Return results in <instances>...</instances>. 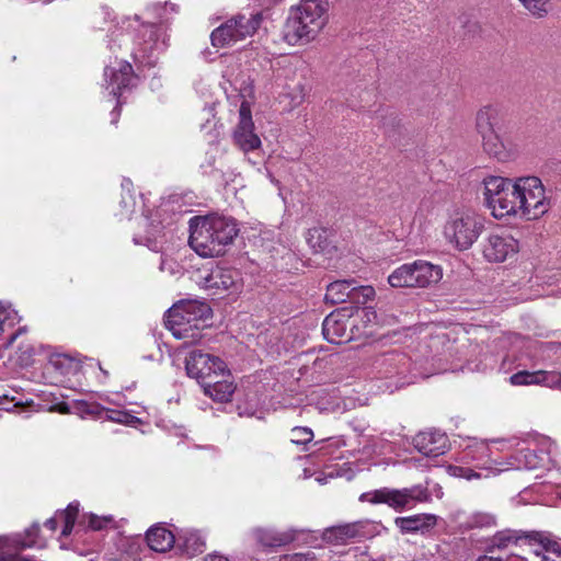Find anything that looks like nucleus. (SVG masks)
Here are the masks:
<instances>
[{"label": "nucleus", "instance_id": "obj_1", "mask_svg": "<svg viewBox=\"0 0 561 561\" xmlns=\"http://www.w3.org/2000/svg\"><path fill=\"white\" fill-rule=\"evenodd\" d=\"M237 234V224L232 218L208 215L190 219L188 243L203 257L224 254L225 247L231 243Z\"/></svg>", "mask_w": 561, "mask_h": 561}, {"label": "nucleus", "instance_id": "obj_2", "mask_svg": "<svg viewBox=\"0 0 561 561\" xmlns=\"http://www.w3.org/2000/svg\"><path fill=\"white\" fill-rule=\"evenodd\" d=\"M476 128L489 156L499 161H506L512 157L514 146L508 135L514 128V123L504 106L494 104L480 108L476 116Z\"/></svg>", "mask_w": 561, "mask_h": 561}, {"label": "nucleus", "instance_id": "obj_3", "mask_svg": "<svg viewBox=\"0 0 561 561\" xmlns=\"http://www.w3.org/2000/svg\"><path fill=\"white\" fill-rule=\"evenodd\" d=\"M213 311L208 304L198 300L181 301L173 305L164 316V324L185 346L202 343L206 334V321Z\"/></svg>", "mask_w": 561, "mask_h": 561}, {"label": "nucleus", "instance_id": "obj_4", "mask_svg": "<svg viewBox=\"0 0 561 561\" xmlns=\"http://www.w3.org/2000/svg\"><path fill=\"white\" fill-rule=\"evenodd\" d=\"M328 11V0H300L289 10L284 39L290 45L311 42L327 24Z\"/></svg>", "mask_w": 561, "mask_h": 561}, {"label": "nucleus", "instance_id": "obj_5", "mask_svg": "<svg viewBox=\"0 0 561 561\" xmlns=\"http://www.w3.org/2000/svg\"><path fill=\"white\" fill-rule=\"evenodd\" d=\"M432 500V494L426 485L416 484L403 489L381 488L364 492L359 496L360 502L370 504H387L396 512L412 508L416 503H426Z\"/></svg>", "mask_w": 561, "mask_h": 561}, {"label": "nucleus", "instance_id": "obj_6", "mask_svg": "<svg viewBox=\"0 0 561 561\" xmlns=\"http://www.w3.org/2000/svg\"><path fill=\"white\" fill-rule=\"evenodd\" d=\"M484 228V219L471 209H457L448 218L444 233L458 250L469 249Z\"/></svg>", "mask_w": 561, "mask_h": 561}, {"label": "nucleus", "instance_id": "obj_7", "mask_svg": "<svg viewBox=\"0 0 561 561\" xmlns=\"http://www.w3.org/2000/svg\"><path fill=\"white\" fill-rule=\"evenodd\" d=\"M520 542L527 543L529 547H538L545 549L546 552L561 556V539L549 531L539 530H513L505 529L497 531L491 539L486 552H492L494 548L500 550L506 549L512 545Z\"/></svg>", "mask_w": 561, "mask_h": 561}, {"label": "nucleus", "instance_id": "obj_8", "mask_svg": "<svg viewBox=\"0 0 561 561\" xmlns=\"http://www.w3.org/2000/svg\"><path fill=\"white\" fill-rule=\"evenodd\" d=\"M373 370L377 378L389 379L388 388L399 389L413 382L410 377L411 362L407 354L392 350L377 355L373 362Z\"/></svg>", "mask_w": 561, "mask_h": 561}, {"label": "nucleus", "instance_id": "obj_9", "mask_svg": "<svg viewBox=\"0 0 561 561\" xmlns=\"http://www.w3.org/2000/svg\"><path fill=\"white\" fill-rule=\"evenodd\" d=\"M261 22V13H254L250 16L237 14L211 32V45L214 47H225L242 41L245 37L253 35L259 28Z\"/></svg>", "mask_w": 561, "mask_h": 561}, {"label": "nucleus", "instance_id": "obj_10", "mask_svg": "<svg viewBox=\"0 0 561 561\" xmlns=\"http://www.w3.org/2000/svg\"><path fill=\"white\" fill-rule=\"evenodd\" d=\"M492 444H503V448L516 447L515 454L510 456L504 462L503 468H496L499 471L504 470H535L539 468H547L542 458L539 457L537 449L529 445L528 439L518 440L516 438L504 440V439H492Z\"/></svg>", "mask_w": 561, "mask_h": 561}, {"label": "nucleus", "instance_id": "obj_11", "mask_svg": "<svg viewBox=\"0 0 561 561\" xmlns=\"http://www.w3.org/2000/svg\"><path fill=\"white\" fill-rule=\"evenodd\" d=\"M520 213L529 218H537L546 213L545 188L539 178L526 176L517 180Z\"/></svg>", "mask_w": 561, "mask_h": 561}, {"label": "nucleus", "instance_id": "obj_12", "mask_svg": "<svg viewBox=\"0 0 561 561\" xmlns=\"http://www.w3.org/2000/svg\"><path fill=\"white\" fill-rule=\"evenodd\" d=\"M186 374L195 378L201 386L213 377H219V374L226 371V364L217 356L193 350L185 358Z\"/></svg>", "mask_w": 561, "mask_h": 561}, {"label": "nucleus", "instance_id": "obj_13", "mask_svg": "<svg viewBox=\"0 0 561 561\" xmlns=\"http://www.w3.org/2000/svg\"><path fill=\"white\" fill-rule=\"evenodd\" d=\"M162 27L157 23H141L136 30L135 45L137 46L136 56L148 57V64H152L154 51H161L165 48L162 39Z\"/></svg>", "mask_w": 561, "mask_h": 561}, {"label": "nucleus", "instance_id": "obj_14", "mask_svg": "<svg viewBox=\"0 0 561 561\" xmlns=\"http://www.w3.org/2000/svg\"><path fill=\"white\" fill-rule=\"evenodd\" d=\"M561 351V343L545 342L541 343L537 351V360L533 364V371L519 370L510 377V382L514 386H528L538 385V366L539 360L549 362L546 366H556L559 362V356L552 358V355H557Z\"/></svg>", "mask_w": 561, "mask_h": 561}, {"label": "nucleus", "instance_id": "obj_15", "mask_svg": "<svg viewBox=\"0 0 561 561\" xmlns=\"http://www.w3.org/2000/svg\"><path fill=\"white\" fill-rule=\"evenodd\" d=\"M443 267L424 260H416L405 263L396 268L387 280H401L411 278L413 280H442Z\"/></svg>", "mask_w": 561, "mask_h": 561}, {"label": "nucleus", "instance_id": "obj_16", "mask_svg": "<svg viewBox=\"0 0 561 561\" xmlns=\"http://www.w3.org/2000/svg\"><path fill=\"white\" fill-rule=\"evenodd\" d=\"M234 145L243 152L255 150L261 147V139L254 133L250 106L242 102L239 108V122L232 134Z\"/></svg>", "mask_w": 561, "mask_h": 561}, {"label": "nucleus", "instance_id": "obj_17", "mask_svg": "<svg viewBox=\"0 0 561 561\" xmlns=\"http://www.w3.org/2000/svg\"><path fill=\"white\" fill-rule=\"evenodd\" d=\"M518 251L517 241L508 233H491L483 243V256L489 262H504Z\"/></svg>", "mask_w": 561, "mask_h": 561}, {"label": "nucleus", "instance_id": "obj_18", "mask_svg": "<svg viewBox=\"0 0 561 561\" xmlns=\"http://www.w3.org/2000/svg\"><path fill=\"white\" fill-rule=\"evenodd\" d=\"M461 460L472 463L476 469H492L493 467L503 468L504 462L493 458V450L485 440L476 438L469 444L461 455Z\"/></svg>", "mask_w": 561, "mask_h": 561}, {"label": "nucleus", "instance_id": "obj_19", "mask_svg": "<svg viewBox=\"0 0 561 561\" xmlns=\"http://www.w3.org/2000/svg\"><path fill=\"white\" fill-rule=\"evenodd\" d=\"M413 446L427 457H437L447 450L448 438L439 430L423 431L414 436Z\"/></svg>", "mask_w": 561, "mask_h": 561}, {"label": "nucleus", "instance_id": "obj_20", "mask_svg": "<svg viewBox=\"0 0 561 561\" xmlns=\"http://www.w3.org/2000/svg\"><path fill=\"white\" fill-rule=\"evenodd\" d=\"M79 409L87 415H92L100 419L104 417L108 421L125 425L133 426L141 422L139 417L130 414L128 411L108 409L95 402L83 401L79 404Z\"/></svg>", "mask_w": 561, "mask_h": 561}, {"label": "nucleus", "instance_id": "obj_21", "mask_svg": "<svg viewBox=\"0 0 561 561\" xmlns=\"http://www.w3.org/2000/svg\"><path fill=\"white\" fill-rule=\"evenodd\" d=\"M202 387L206 396L218 402L230 401L236 390L232 376L227 368L224 374H219V377H213L208 381H204Z\"/></svg>", "mask_w": 561, "mask_h": 561}, {"label": "nucleus", "instance_id": "obj_22", "mask_svg": "<svg viewBox=\"0 0 561 561\" xmlns=\"http://www.w3.org/2000/svg\"><path fill=\"white\" fill-rule=\"evenodd\" d=\"M489 208L492 209V215L496 218L518 214L520 211V201L517 181L511 186H506L502 195L494 201V205Z\"/></svg>", "mask_w": 561, "mask_h": 561}, {"label": "nucleus", "instance_id": "obj_23", "mask_svg": "<svg viewBox=\"0 0 561 561\" xmlns=\"http://www.w3.org/2000/svg\"><path fill=\"white\" fill-rule=\"evenodd\" d=\"M304 529L288 528L286 530H278L276 528H257L255 530L256 540L265 547H282L286 546L297 539Z\"/></svg>", "mask_w": 561, "mask_h": 561}, {"label": "nucleus", "instance_id": "obj_24", "mask_svg": "<svg viewBox=\"0 0 561 561\" xmlns=\"http://www.w3.org/2000/svg\"><path fill=\"white\" fill-rule=\"evenodd\" d=\"M104 76L110 79L111 93L116 98L121 95L123 90L131 87L135 80L133 67L128 62H121L118 68L106 67Z\"/></svg>", "mask_w": 561, "mask_h": 561}, {"label": "nucleus", "instance_id": "obj_25", "mask_svg": "<svg viewBox=\"0 0 561 561\" xmlns=\"http://www.w3.org/2000/svg\"><path fill=\"white\" fill-rule=\"evenodd\" d=\"M438 516L434 514H415L404 517H397L394 525L402 534L424 533L434 528Z\"/></svg>", "mask_w": 561, "mask_h": 561}, {"label": "nucleus", "instance_id": "obj_26", "mask_svg": "<svg viewBox=\"0 0 561 561\" xmlns=\"http://www.w3.org/2000/svg\"><path fill=\"white\" fill-rule=\"evenodd\" d=\"M347 320L345 314L341 312H331L327 316L322 323V333L324 339L332 344L342 343L343 339L350 340L346 334Z\"/></svg>", "mask_w": 561, "mask_h": 561}, {"label": "nucleus", "instance_id": "obj_27", "mask_svg": "<svg viewBox=\"0 0 561 561\" xmlns=\"http://www.w3.org/2000/svg\"><path fill=\"white\" fill-rule=\"evenodd\" d=\"M38 535L39 525L34 523L30 528L25 529L24 533L0 536V549L10 547L16 549L42 547L43 545L38 541Z\"/></svg>", "mask_w": 561, "mask_h": 561}, {"label": "nucleus", "instance_id": "obj_28", "mask_svg": "<svg viewBox=\"0 0 561 561\" xmlns=\"http://www.w3.org/2000/svg\"><path fill=\"white\" fill-rule=\"evenodd\" d=\"M146 540L149 548L157 552H165L176 543L175 535L165 527L156 525L148 529Z\"/></svg>", "mask_w": 561, "mask_h": 561}, {"label": "nucleus", "instance_id": "obj_29", "mask_svg": "<svg viewBox=\"0 0 561 561\" xmlns=\"http://www.w3.org/2000/svg\"><path fill=\"white\" fill-rule=\"evenodd\" d=\"M307 243L316 253L332 254L336 251L331 232L321 227H314L308 230L306 236Z\"/></svg>", "mask_w": 561, "mask_h": 561}, {"label": "nucleus", "instance_id": "obj_30", "mask_svg": "<svg viewBox=\"0 0 561 561\" xmlns=\"http://www.w3.org/2000/svg\"><path fill=\"white\" fill-rule=\"evenodd\" d=\"M176 545L187 556L202 553L206 547L204 537L197 530H182L176 537Z\"/></svg>", "mask_w": 561, "mask_h": 561}, {"label": "nucleus", "instance_id": "obj_31", "mask_svg": "<svg viewBox=\"0 0 561 561\" xmlns=\"http://www.w3.org/2000/svg\"><path fill=\"white\" fill-rule=\"evenodd\" d=\"M354 283H329L327 286L325 300L333 305L345 301L353 302Z\"/></svg>", "mask_w": 561, "mask_h": 561}, {"label": "nucleus", "instance_id": "obj_32", "mask_svg": "<svg viewBox=\"0 0 561 561\" xmlns=\"http://www.w3.org/2000/svg\"><path fill=\"white\" fill-rule=\"evenodd\" d=\"M46 370H53L60 376H68L77 373L78 363L66 354H53L49 356Z\"/></svg>", "mask_w": 561, "mask_h": 561}, {"label": "nucleus", "instance_id": "obj_33", "mask_svg": "<svg viewBox=\"0 0 561 561\" xmlns=\"http://www.w3.org/2000/svg\"><path fill=\"white\" fill-rule=\"evenodd\" d=\"M353 530V523L336 525L325 528L322 534V538L327 542L342 545L346 543L351 539H354Z\"/></svg>", "mask_w": 561, "mask_h": 561}, {"label": "nucleus", "instance_id": "obj_34", "mask_svg": "<svg viewBox=\"0 0 561 561\" xmlns=\"http://www.w3.org/2000/svg\"><path fill=\"white\" fill-rule=\"evenodd\" d=\"M484 199L488 207L494 205L496 197H500L506 186H511L513 183L502 176H489L484 180Z\"/></svg>", "mask_w": 561, "mask_h": 561}, {"label": "nucleus", "instance_id": "obj_35", "mask_svg": "<svg viewBox=\"0 0 561 561\" xmlns=\"http://www.w3.org/2000/svg\"><path fill=\"white\" fill-rule=\"evenodd\" d=\"M528 442L529 445L537 449L539 457L542 458V461L548 467L552 460V455L557 449L556 443L550 437L547 436H537L534 438H529Z\"/></svg>", "mask_w": 561, "mask_h": 561}, {"label": "nucleus", "instance_id": "obj_36", "mask_svg": "<svg viewBox=\"0 0 561 561\" xmlns=\"http://www.w3.org/2000/svg\"><path fill=\"white\" fill-rule=\"evenodd\" d=\"M21 321L18 311L8 301L0 300V337Z\"/></svg>", "mask_w": 561, "mask_h": 561}, {"label": "nucleus", "instance_id": "obj_37", "mask_svg": "<svg viewBox=\"0 0 561 561\" xmlns=\"http://www.w3.org/2000/svg\"><path fill=\"white\" fill-rule=\"evenodd\" d=\"M353 527L354 539L362 541L378 535L380 525L373 520H358L353 523Z\"/></svg>", "mask_w": 561, "mask_h": 561}, {"label": "nucleus", "instance_id": "obj_38", "mask_svg": "<svg viewBox=\"0 0 561 561\" xmlns=\"http://www.w3.org/2000/svg\"><path fill=\"white\" fill-rule=\"evenodd\" d=\"M79 513V503H70L65 511L59 512V518L62 520L64 526L61 536L67 537L71 534L77 516Z\"/></svg>", "mask_w": 561, "mask_h": 561}, {"label": "nucleus", "instance_id": "obj_39", "mask_svg": "<svg viewBox=\"0 0 561 561\" xmlns=\"http://www.w3.org/2000/svg\"><path fill=\"white\" fill-rule=\"evenodd\" d=\"M519 2L537 19H542L549 13V0H519Z\"/></svg>", "mask_w": 561, "mask_h": 561}, {"label": "nucleus", "instance_id": "obj_40", "mask_svg": "<svg viewBox=\"0 0 561 561\" xmlns=\"http://www.w3.org/2000/svg\"><path fill=\"white\" fill-rule=\"evenodd\" d=\"M531 549V559L528 560L524 557L514 554L506 558L503 561H561V556L556 557L549 552H546L545 549H540L538 547H530Z\"/></svg>", "mask_w": 561, "mask_h": 561}, {"label": "nucleus", "instance_id": "obj_41", "mask_svg": "<svg viewBox=\"0 0 561 561\" xmlns=\"http://www.w3.org/2000/svg\"><path fill=\"white\" fill-rule=\"evenodd\" d=\"M496 525L494 515L484 512L472 514L468 519V526L471 528H489Z\"/></svg>", "mask_w": 561, "mask_h": 561}, {"label": "nucleus", "instance_id": "obj_42", "mask_svg": "<svg viewBox=\"0 0 561 561\" xmlns=\"http://www.w3.org/2000/svg\"><path fill=\"white\" fill-rule=\"evenodd\" d=\"M538 385H543L549 388H561V374L554 370H547L538 368Z\"/></svg>", "mask_w": 561, "mask_h": 561}, {"label": "nucleus", "instance_id": "obj_43", "mask_svg": "<svg viewBox=\"0 0 561 561\" xmlns=\"http://www.w3.org/2000/svg\"><path fill=\"white\" fill-rule=\"evenodd\" d=\"M312 438V430L306 426L294 427L290 432V442L295 445H307Z\"/></svg>", "mask_w": 561, "mask_h": 561}, {"label": "nucleus", "instance_id": "obj_44", "mask_svg": "<svg viewBox=\"0 0 561 561\" xmlns=\"http://www.w3.org/2000/svg\"><path fill=\"white\" fill-rule=\"evenodd\" d=\"M36 351L32 344L22 343L16 352L18 363L22 367L31 366L34 362Z\"/></svg>", "mask_w": 561, "mask_h": 561}, {"label": "nucleus", "instance_id": "obj_45", "mask_svg": "<svg viewBox=\"0 0 561 561\" xmlns=\"http://www.w3.org/2000/svg\"><path fill=\"white\" fill-rule=\"evenodd\" d=\"M375 296V289L370 285H360L355 287L353 291V302L357 305H365Z\"/></svg>", "mask_w": 561, "mask_h": 561}, {"label": "nucleus", "instance_id": "obj_46", "mask_svg": "<svg viewBox=\"0 0 561 561\" xmlns=\"http://www.w3.org/2000/svg\"><path fill=\"white\" fill-rule=\"evenodd\" d=\"M448 473L456 478H462L466 480L480 479L481 473L476 471L473 468L465 466H449Z\"/></svg>", "mask_w": 561, "mask_h": 561}, {"label": "nucleus", "instance_id": "obj_47", "mask_svg": "<svg viewBox=\"0 0 561 561\" xmlns=\"http://www.w3.org/2000/svg\"><path fill=\"white\" fill-rule=\"evenodd\" d=\"M0 561H30L26 558H23L19 554L13 553H1L0 554Z\"/></svg>", "mask_w": 561, "mask_h": 561}, {"label": "nucleus", "instance_id": "obj_48", "mask_svg": "<svg viewBox=\"0 0 561 561\" xmlns=\"http://www.w3.org/2000/svg\"><path fill=\"white\" fill-rule=\"evenodd\" d=\"M362 318L366 319L367 322H371L377 318V314L373 308H363Z\"/></svg>", "mask_w": 561, "mask_h": 561}, {"label": "nucleus", "instance_id": "obj_49", "mask_svg": "<svg viewBox=\"0 0 561 561\" xmlns=\"http://www.w3.org/2000/svg\"><path fill=\"white\" fill-rule=\"evenodd\" d=\"M107 520H101L100 518H98L96 516H91L90 518V527L94 530H99V529H102L104 524L106 523Z\"/></svg>", "mask_w": 561, "mask_h": 561}, {"label": "nucleus", "instance_id": "obj_50", "mask_svg": "<svg viewBox=\"0 0 561 561\" xmlns=\"http://www.w3.org/2000/svg\"><path fill=\"white\" fill-rule=\"evenodd\" d=\"M204 561H229L227 557L220 554V553H217V552H213V553H208L205 558H204Z\"/></svg>", "mask_w": 561, "mask_h": 561}, {"label": "nucleus", "instance_id": "obj_51", "mask_svg": "<svg viewBox=\"0 0 561 561\" xmlns=\"http://www.w3.org/2000/svg\"><path fill=\"white\" fill-rule=\"evenodd\" d=\"M57 516L59 517V513L56 514V516L48 518L45 522V527H47L49 530L55 531L57 529Z\"/></svg>", "mask_w": 561, "mask_h": 561}, {"label": "nucleus", "instance_id": "obj_52", "mask_svg": "<svg viewBox=\"0 0 561 561\" xmlns=\"http://www.w3.org/2000/svg\"><path fill=\"white\" fill-rule=\"evenodd\" d=\"M284 559L288 561H306L308 558L307 554L304 553H294L284 556Z\"/></svg>", "mask_w": 561, "mask_h": 561}, {"label": "nucleus", "instance_id": "obj_53", "mask_svg": "<svg viewBox=\"0 0 561 561\" xmlns=\"http://www.w3.org/2000/svg\"><path fill=\"white\" fill-rule=\"evenodd\" d=\"M425 283H390L392 287H424Z\"/></svg>", "mask_w": 561, "mask_h": 561}, {"label": "nucleus", "instance_id": "obj_54", "mask_svg": "<svg viewBox=\"0 0 561 561\" xmlns=\"http://www.w3.org/2000/svg\"><path fill=\"white\" fill-rule=\"evenodd\" d=\"M24 332H26V327H20L14 333L10 335L8 343L12 344L16 340V337Z\"/></svg>", "mask_w": 561, "mask_h": 561}, {"label": "nucleus", "instance_id": "obj_55", "mask_svg": "<svg viewBox=\"0 0 561 561\" xmlns=\"http://www.w3.org/2000/svg\"><path fill=\"white\" fill-rule=\"evenodd\" d=\"M147 247L154 252H158L161 248L160 243L157 240L147 239Z\"/></svg>", "mask_w": 561, "mask_h": 561}, {"label": "nucleus", "instance_id": "obj_56", "mask_svg": "<svg viewBox=\"0 0 561 561\" xmlns=\"http://www.w3.org/2000/svg\"><path fill=\"white\" fill-rule=\"evenodd\" d=\"M476 561H503V559L501 557L489 556L486 553V554L480 556Z\"/></svg>", "mask_w": 561, "mask_h": 561}, {"label": "nucleus", "instance_id": "obj_57", "mask_svg": "<svg viewBox=\"0 0 561 561\" xmlns=\"http://www.w3.org/2000/svg\"><path fill=\"white\" fill-rule=\"evenodd\" d=\"M436 496H437V497H442V496H443V490H442V488H440V486H437V488H436Z\"/></svg>", "mask_w": 561, "mask_h": 561}, {"label": "nucleus", "instance_id": "obj_58", "mask_svg": "<svg viewBox=\"0 0 561 561\" xmlns=\"http://www.w3.org/2000/svg\"><path fill=\"white\" fill-rule=\"evenodd\" d=\"M169 5H170V8H171V10H172V11H175V4L168 3V2H165V3H164V8H167V7H169Z\"/></svg>", "mask_w": 561, "mask_h": 561}, {"label": "nucleus", "instance_id": "obj_59", "mask_svg": "<svg viewBox=\"0 0 561 561\" xmlns=\"http://www.w3.org/2000/svg\"><path fill=\"white\" fill-rule=\"evenodd\" d=\"M113 114L115 115L114 122H116L117 116H119V113L116 112V108L113 111Z\"/></svg>", "mask_w": 561, "mask_h": 561}, {"label": "nucleus", "instance_id": "obj_60", "mask_svg": "<svg viewBox=\"0 0 561 561\" xmlns=\"http://www.w3.org/2000/svg\"><path fill=\"white\" fill-rule=\"evenodd\" d=\"M164 267V261L161 262L160 268L163 270Z\"/></svg>", "mask_w": 561, "mask_h": 561}]
</instances>
